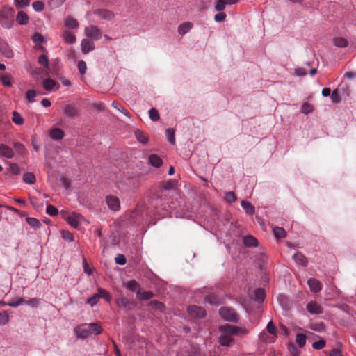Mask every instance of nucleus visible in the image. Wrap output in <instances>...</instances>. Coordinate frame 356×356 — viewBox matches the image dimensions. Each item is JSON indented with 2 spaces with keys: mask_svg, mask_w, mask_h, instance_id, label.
<instances>
[{
  "mask_svg": "<svg viewBox=\"0 0 356 356\" xmlns=\"http://www.w3.org/2000/svg\"><path fill=\"white\" fill-rule=\"evenodd\" d=\"M116 304L120 307L128 308L130 301L127 298L121 297L116 300Z\"/></svg>",
  "mask_w": 356,
  "mask_h": 356,
  "instance_id": "c9c22d12",
  "label": "nucleus"
},
{
  "mask_svg": "<svg viewBox=\"0 0 356 356\" xmlns=\"http://www.w3.org/2000/svg\"><path fill=\"white\" fill-rule=\"evenodd\" d=\"M331 99L334 103H339L341 101V97L339 95L338 90H334L331 94Z\"/></svg>",
  "mask_w": 356,
  "mask_h": 356,
  "instance_id": "338daca9",
  "label": "nucleus"
},
{
  "mask_svg": "<svg viewBox=\"0 0 356 356\" xmlns=\"http://www.w3.org/2000/svg\"><path fill=\"white\" fill-rule=\"evenodd\" d=\"M266 297L265 291L261 288H259L254 291V299L258 302H262Z\"/></svg>",
  "mask_w": 356,
  "mask_h": 356,
  "instance_id": "c85d7f7f",
  "label": "nucleus"
},
{
  "mask_svg": "<svg viewBox=\"0 0 356 356\" xmlns=\"http://www.w3.org/2000/svg\"><path fill=\"white\" fill-rule=\"evenodd\" d=\"M149 305L154 309L162 310L164 308V305L157 300H152Z\"/></svg>",
  "mask_w": 356,
  "mask_h": 356,
  "instance_id": "864d4df0",
  "label": "nucleus"
},
{
  "mask_svg": "<svg viewBox=\"0 0 356 356\" xmlns=\"http://www.w3.org/2000/svg\"><path fill=\"white\" fill-rule=\"evenodd\" d=\"M307 310L312 314H321L323 312V307L315 301L307 303Z\"/></svg>",
  "mask_w": 356,
  "mask_h": 356,
  "instance_id": "9d476101",
  "label": "nucleus"
},
{
  "mask_svg": "<svg viewBox=\"0 0 356 356\" xmlns=\"http://www.w3.org/2000/svg\"><path fill=\"white\" fill-rule=\"evenodd\" d=\"M226 18V14L223 12H220L219 13L216 14L214 17V19L217 22H221L224 21Z\"/></svg>",
  "mask_w": 356,
  "mask_h": 356,
  "instance_id": "774afa93",
  "label": "nucleus"
},
{
  "mask_svg": "<svg viewBox=\"0 0 356 356\" xmlns=\"http://www.w3.org/2000/svg\"><path fill=\"white\" fill-rule=\"evenodd\" d=\"M221 332L219 337V343L223 346H229L232 342V335H245L248 333V330L243 327H239L235 325L226 324L219 327Z\"/></svg>",
  "mask_w": 356,
  "mask_h": 356,
  "instance_id": "f257e3e1",
  "label": "nucleus"
},
{
  "mask_svg": "<svg viewBox=\"0 0 356 356\" xmlns=\"http://www.w3.org/2000/svg\"><path fill=\"white\" fill-rule=\"evenodd\" d=\"M37 95V92L34 90H29L26 92V98L30 103L35 102V97Z\"/></svg>",
  "mask_w": 356,
  "mask_h": 356,
  "instance_id": "5fc2aeb1",
  "label": "nucleus"
},
{
  "mask_svg": "<svg viewBox=\"0 0 356 356\" xmlns=\"http://www.w3.org/2000/svg\"><path fill=\"white\" fill-rule=\"evenodd\" d=\"M23 181L25 183L33 184L35 182V177L31 172H26L23 176Z\"/></svg>",
  "mask_w": 356,
  "mask_h": 356,
  "instance_id": "e433bc0d",
  "label": "nucleus"
},
{
  "mask_svg": "<svg viewBox=\"0 0 356 356\" xmlns=\"http://www.w3.org/2000/svg\"><path fill=\"white\" fill-rule=\"evenodd\" d=\"M78 69H79V72L82 75H83L86 73V69H87V66H86V62H84L83 60H80L78 63Z\"/></svg>",
  "mask_w": 356,
  "mask_h": 356,
  "instance_id": "0e129e2a",
  "label": "nucleus"
},
{
  "mask_svg": "<svg viewBox=\"0 0 356 356\" xmlns=\"http://www.w3.org/2000/svg\"><path fill=\"white\" fill-rule=\"evenodd\" d=\"M149 118L152 121H154V122L158 121L160 118L159 111H157V109H156L154 108H152L149 111Z\"/></svg>",
  "mask_w": 356,
  "mask_h": 356,
  "instance_id": "79ce46f5",
  "label": "nucleus"
},
{
  "mask_svg": "<svg viewBox=\"0 0 356 356\" xmlns=\"http://www.w3.org/2000/svg\"><path fill=\"white\" fill-rule=\"evenodd\" d=\"M43 88L48 92L56 90L58 86H56V83L51 79H47L42 81Z\"/></svg>",
  "mask_w": 356,
  "mask_h": 356,
  "instance_id": "f3484780",
  "label": "nucleus"
},
{
  "mask_svg": "<svg viewBox=\"0 0 356 356\" xmlns=\"http://www.w3.org/2000/svg\"><path fill=\"white\" fill-rule=\"evenodd\" d=\"M112 106L113 108H115L116 110H118V111L124 114V115H126L129 118L130 117V113H129V111L120 103H118L117 102H113L112 103Z\"/></svg>",
  "mask_w": 356,
  "mask_h": 356,
  "instance_id": "2f4dec72",
  "label": "nucleus"
},
{
  "mask_svg": "<svg viewBox=\"0 0 356 356\" xmlns=\"http://www.w3.org/2000/svg\"><path fill=\"white\" fill-rule=\"evenodd\" d=\"M293 259L295 262L302 266H306L307 264V258L300 252H297L293 256Z\"/></svg>",
  "mask_w": 356,
  "mask_h": 356,
  "instance_id": "aec40b11",
  "label": "nucleus"
},
{
  "mask_svg": "<svg viewBox=\"0 0 356 356\" xmlns=\"http://www.w3.org/2000/svg\"><path fill=\"white\" fill-rule=\"evenodd\" d=\"M243 243L247 247H256L258 245V241L252 236H246L243 237Z\"/></svg>",
  "mask_w": 356,
  "mask_h": 356,
  "instance_id": "b1692460",
  "label": "nucleus"
},
{
  "mask_svg": "<svg viewBox=\"0 0 356 356\" xmlns=\"http://www.w3.org/2000/svg\"><path fill=\"white\" fill-rule=\"evenodd\" d=\"M205 301L211 305H218L220 303V298L215 294H209L205 297Z\"/></svg>",
  "mask_w": 356,
  "mask_h": 356,
  "instance_id": "c756f323",
  "label": "nucleus"
},
{
  "mask_svg": "<svg viewBox=\"0 0 356 356\" xmlns=\"http://www.w3.org/2000/svg\"><path fill=\"white\" fill-rule=\"evenodd\" d=\"M87 327H88V330L89 331L90 334H94L95 335H97L99 334L102 331L100 325L98 323H88L87 325Z\"/></svg>",
  "mask_w": 356,
  "mask_h": 356,
  "instance_id": "5701e85b",
  "label": "nucleus"
},
{
  "mask_svg": "<svg viewBox=\"0 0 356 356\" xmlns=\"http://www.w3.org/2000/svg\"><path fill=\"white\" fill-rule=\"evenodd\" d=\"M0 53L8 58L13 56V52L12 49L6 42L1 40H0Z\"/></svg>",
  "mask_w": 356,
  "mask_h": 356,
  "instance_id": "f8f14e48",
  "label": "nucleus"
},
{
  "mask_svg": "<svg viewBox=\"0 0 356 356\" xmlns=\"http://www.w3.org/2000/svg\"><path fill=\"white\" fill-rule=\"evenodd\" d=\"M12 121L17 125H22L24 124V119L17 111L13 112Z\"/></svg>",
  "mask_w": 356,
  "mask_h": 356,
  "instance_id": "72a5a7b5",
  "label": "nucleus"
},
{
  "mask_svg": "<svg viewBox=\"0 0 356 356\" xmlns=\"http://www.w3.org/2000/svg\"><path fill=\"white\" fill-rule=\"evenodd\" d=\"M32 40L35 43H42L44 42V38L43 35H42L40 33H35L33 37H32Z\"/></svg>",
  "mask_w": 356,
  "mask_h": 356,
  "instance_id": "e2e57ef3",
  "label": "nucleus"
},
{
  "mask_svg": "<svg viewBox=\"0 0 356 356\" xmlns=\"http://www.w3.org/2000/svg\"><path fill=\"white\" fill-rule=\"evenodd\" d=\"M9 170L13 175H18L20 172L19 168L16 163H10Z\"/></svg>",
  "mask_w": 356,
  "mask_h": 356,
  "instance_id": "69168bd1",
  "label": "nucleus"
},
{
  "mask_svg": "<svg viewBox=\"0 0 356 356\" xmlns=\"http://www.w3.org/2000/svg\"><path fill=\"white\" fill-rule=\"evenodd\" d=\"M166 136L168 138V141L171 144H175V131L173 129L169 128L165 131Z\"/></svg>",
  "mask_w": 356,
  "mask_h": 356,
  "instance_id": "c03bdc74",
  "label": "nucleus"
},
{
  "mask_svg": "<svg viewBox=\"0 0 356 356\" xmlns=\"http://www.w3.org/2000/svg\"><path fill=\"white\" fill-rule=\"evenodd\" d=\"M14 13L13 8L4 6L0 10V23L5 29H11L14 24Z\"/></svg>",
  "mask_w": 356,
  "mask_h": 356,
  "instance_id": "f03ea898",
  "label": "nucleus"
},
{
  "mask_svg": "<svg viewBox=\"0 0 356 356\" xmlns=\"http://www.w3.org/2000/svg\"><path fill=\"white\" fill-rule=\"evenodd\" d=\"M46 212L51 216H56L58 213V209L51 204L47 205Z\"/></svg>",
  "mask_w": 356,
  "mask_h": 356,
  "instance_id": "3c124183",
  "label": "nucleus"
},
{
  "mask_svg": "<svg viewBox=\"0 0 356 356\" xmlns=\"http://www.w3.org/2000/svg\"><path fill=\"white\" fill-rule=\"evenodd\" d=\"M9 321V316L6 311L0 313V325H6Z\"/></svg>",
  "mask_w": 356,
  "mask_h": 356,
  "instance_id": "603ef678",
  "label": "nucleus"
},
{
  "mask_svg": "<svg viewBox=\"0 0 356 356\" xmlns=\"http://www.w3.org/2000/svg\"><path fill=\"white\" fill-rule=\"evenodd\" d=\"M189 314L195 318H204L206 316V311L201 307L191 305L188 307Z\"/></svg>",
  "mask_w": 356,
  "mask_h": 356,
  "instance_id": "423d86ee",
  "label": "nucleus"
},
{
  "mask_svg": "<svg viewBox=\"0 0 356 356\" xmlns=\"http://www.w3.org/2000/svg\"><path fill=\"white\" fill-rule=\"evenodd\" d=\"M94 14L104 20H111L115 16L113 12L107 9H96Z\"/></svg>",
  "mask_w": 356,
  "mask_h": 356,
  "instance_id": "1a4fd4ad",
  "label": "nucleus"
},
{
  "mask_svg": "<svg viewBox=\"0 0 356 356\" xmlns=\"http://www.w3.org/2000/svg\"><path fill=\"white\" fill-rule=\"evenodd\" d=\"M238 1V0H217L215 5V8L217 11L220 12L222 11L226 5H230L235 3Z\"/></svg>",
  "mask_w": 356,
  "mask_h": 356,
  "instance_id": "dca6fc26",
  "label": "nucleus"
},
{
  "mask_svg": "<svg viewBox=\"0 0 356 356\" xmlns=\"http://www.w3.org/2000/svg\"><path fill=\"white\" fill-rule=\"evenodd\" d=\"M65 218L68 224L73 227H77L81 223V221L83 220V217L81 214L74 212Z\"/></svg>",
  "mask_w": 356,
  "mask_h": 356,
  "instance_id": "6e6552de",
  "label": "nucleus"
},
{
  "mask_svg": "<svg viewBox=\"0 0 356 356\" xmlns=\"http://www.w3.org/2000/svg\"><path fill=\"white\" fill-rule=\"evenodd\" d=\"M25 300L22 298H18L16 299L11 300L7 303V305L13 307H16L22 303H24Z\"/></svg>",
  "mask_w": 356,
  "mask_h": 356,
  "instance_id": "a18cd8bd",
  "label": "nucleus"
},
{
  "mask_svg": "<svg viewBox=\"0 0 356 356\" xmlns=\"http://www.w3.org/2000/svg\"><path fill=\"white\" fill-rule=\"evenodd\" d=\"M136 297L140 300H147L154 297V293L152 291L141 292L140 290L137 291Z\"/></svg>",
  "mask_w": 356,
  "mask_h": 356,
  "instance_id": "a878e982",
  "label": "nucleus"
},
{
  "mask_svg": "<svg viewBox=\"0 0 356 356\" xmlns=\"http://www.w3.org/2000/svg\"><path fill=\"white\" fill-rule=\"evenodd\" d=\"M27 223L33 227H38L41 225L40 222L34 218L29 217L26 218Z\"/></svg>",
  "mask_w": 356,
  "mask_h": 356,
  "instance_id": "8fccbe9b",
  "label": "nucleus"
},
{
  "mask_svg": "<svg viewBox=\"0 0 356 356\" xmlns=\"http://www.w3.org/2000/svg\"><path fill=\"white\" fill-rule=\"evenodd\" d=\"M149 163L154 167L159 168L163 164V161L158 155L151 154L149 156Z\"/></svg>",
  "mask_w": 356,
  "mask_h": 356,
  "instance_id": "6ab92c4d",
  "label": "nucleus"
},
{
  "mask_svg": "<svg viewBox=\"0 0 356 356\" xmlns=\"http://www.w3.org/2000/svg\"><path fill=\"white\" fill-rule=\"evenodd\" d=\"M106 203L108 208L113 211H117L120 209V202L118 197L113 195H108L105 198Z\"/></svg>",
  "mask_w": 356,
  "mask_h": 356,
  "instance_id": "39448f33",
  "label": "nucleus"
},
{
  "mask_svg": "<svg viewBox=\"0 0 356 356\" xmlns=\"http://www.w3.org/2000/svg\"><path fill=\"white\" fill-rule=\"evenodd\" d=\"M126 287L127 289L136 293L140 289V284L134 280L128 281Z\"/></svg>",
  "mask_w": 356,
  "mask_h": 356,
  "instance_id": "cd10ccee",
  "label": "nucleus"
},
{
  "mask_svg": "<svg viewBox=\"0 0 356 356\" xmlns=\"http://www.w3.org/2000/svg\"><path fill=\"white\" fill-rule=\"evenodd\" d=\"M29 17L26 13L24 11H19L16 16V21L20 25H25L28 24Z\"/></svg>",
  "mask_w": 356,
  "mask_h": 356,
  "instance_id": "a211bd4d",
  "label": "nucleus"
},
{
  "mask_svg": "<svg viewBox=\"0 0 356 356\" xmlns=\"http://www.w3.org/2000/svg\"><path fill=\"white\" fill-rule=\"evenodd\" d=\"M193 27V24L191 22H184L183 24H181L178 26V33L183 35L186 33H187Z\"/></svg>",
  "mask_w": 356,
  "mask_h": 356,
  "instance_id": "393cba45",
  "label": "nucleus"
},
{
  "mask_svg": "<svg viewBox=\"0 0 356 356\" xmlns=\"http://www.w3.org/2000/svg\"><path fill=\"white\" fill-rule=\"evenodd\" d=\"M61 236H62V238L65 240V241H67L69 242H72L74 241V236L73 234L69 232V231H67V230H63L61 231Z\"/></svg>",
  "mask_w": 356,
  "mask_h": 356,
  "instance_id": "49530a36",
  "label": "nucleus"
},
{
  "mask_svg": "<svg viewBox=\"0 0 356 356\" xmlns=\"http://www.w3.org/2000/svg\"><path fill=\"white\" fill-rule=\"evenodd\" d=\"M2 84L5 86H11L12 83L10 81V77L8 75H1L0 76Z\"/></svg>",
  "mask_w": 356,
  "mask_h": 356,
  "instance_id": "bf43d9fd",
  "label": "nucleus"
},
{
  "mask_svg": "<svg viewBox=\"0 0 356 356\" xmlns=\"http://www.w3.org/2000/svg\"><path fill=\"white\" fill-rule=\"evenodd\" d=\"M84 32L88 38H90L94 40H98L102 36L101 30L95 25H90L86 26L85 28Z\"/></svg>",
  "mask_w": 356,
  "mask_h": 356,
  "instance_id": "20e7f679",
  "label": "nucleus"
},
{
  "mask_svg": "<svg viewBox=\"0 0 356 356\" xmlns=\"http://www.w3.org/2000/svg\"><path fill=\"white\" fill-rule=\"evenodd\" d=\"M225 200L229 203L234 202L236 200V196L234 192L229 191L225 193Z\"/></svg>",
  "mask_w": 356,
  "mask_h": 356,
  "instance_id": "de8ad7c7",
  "label": "nucleus"
},
{
  "mask_svg": "<svg viewBox=\"0 0 356 356\" xmlns=\"http://www.w3.org/2000/svg\"><path fill=\"white\" fill-rule=\"evenodd\" d=\"M62 108L63 114L67 117L74 118L79 114V109L74 104H65Z\"/></svg>",
  "mask_w": 356,
  "mask_h": 356,
  "instance_id": "0eeeda50",
  "label": "nucleus"
},
{
  "mask_svg": "<svg viewBox=\"0 0 356 356\" xmlns=\"http://www.w3.org/2000/svg\"><path fill=\"white\" fill-rule=\"evenodd\" d=\"M97 296H99V299L102 298L106 300L107 302H110V300H111V296L110 295V293L105 289L101 288L98 289Z\"/></svg>",
  "mask_w": 356,
  "mask_h": 356,
  "instance_id": "473e14b6",
  "label": "nucleus"
},
{
  "mask_svg": "<svg viewBox=\"0 0 356 356\" xmlns=\"http://www.w3.org/2000/svg\"><path fill=\"white\" fill-rule=\"evenodd\" d=\"M38 63L43 65L44 67H47L49 66V60L46 55L42 54L38 58Z\"/></svg>",
  "mask_w": 356,
  "mask_h": 356,
  "instance_id": "052dcab7",
  "label": "nucleus"
},
{
  "mask_svg": "<svg viewBox=\"0 0 356 356\" xmlns=\"http://www.w3.org/2000/svg\"><path fill=\"white\" fill-rule=\"evenodd\" d=\"M49 135L54 140H60L64 136V132L59 128H54L50 131Z\"/></svg>",
  "mask_w": 356,
  "mask_h": 356,
  "instance_id": "4be33fe9",
  "label": "nucleus"
},
{
  "mask_svg": "<svg viewBox=\"0 0 356 356\" xmlns=\"http://www.w3.org/2000/svg\"><path fill=\"white\" fill-rule=\"evenodd\" d=\"M306 335H305L304 334H298L296 335V341L300 348H302L305 346L306 343Z\"/></svg>",
  "mask_w": 356,
  "mask_h": 356,
  "instance_id": "58836bf2",
  "label": "nucleus"
},
{
  "mask_svg": "<svg viewBox=\"0 0 356 356\" xmlns=\"http://www.w3.org/2000/svg\"><path fill=\"white\" fill-rule=\"evenodd\" d=\"M176 184V181L173 179H170L163 184V188L165 190H170L174 188Z\"/></svg>",
  "mask_w": 356,
  "mask_h": 356,
  "instance_id": "680f3d73",
  "label": "nucleus"
},
{
  "mask_svg": "<svg viewBox=\"0 0 356 356\" xmlns=\"http://www.w3.org/2000/svg\"><path fill=\"white\" fill-rule=\"evenodd\" d=\"M312 106L307 102L302 104L301 106V111L305 114H309L312 112Z\"/></svg>",
  "mask_w": 356,
  "mask_h": 356,
  "instance_id": "4d7b16f0",
  "label": "nucleus"
},
{
  "mask_svg": "<svg viewBox=\"0 0 356 356\" xmlns=\"http://www.w3.org/2000/svg\"><path fill=\"white\" fill-rule=\"evenodd\" d=\"M219 314L223 319L228 321L236 323L239 319L236 312L230 307H221L219 309Z\"/></svg>",
  "mask_w": 356,
  "mask_h": 356,
  "instance_id": "7ed1b4c3",
  "label": "nucleus"
},
{
  "mask_svg": "<svg viewBox=\"0 0 356 356\" xmlns=\"http://www.w3.org/2000/svg\"><path fill=\"white\" fill-rule=\"evenodd\" d=\"M334 44L338 47H346L348 45V42L343 38H335L334 39Z\"/></svg>",
  "mask_w": 356,
  "mask_h": 356,
  "instance_id": "f704fd0d",
  "label": "nucleus"
},
{
  "mask_svg": "<svg viewBox=\"0 0 356 356\" xmlns=\"http://www.w3.org/2000/svg\"><path fill=\"white\" fill-rule=\"evenodd\" d=\"M0 155L7 159H11L15 153L11 147L5 144H0Z\"/></svg>",
  "mask_w": 356,
  "mask_h": 356,
  "instance_id": "9b49d317",
  "label": "nucleus"
},
{
  "mask_svg": "<svg viewBox=\"0 0 356 356\" xmlns=\"http://www.w3.org/2000/svg\"><path fill=\"white\" fill-rule=\"evenodd\" d=\"M32 6L36 11H42L44 8V4L40 1H36L33 3Z\"/></svg>",
  "mask_w": 356,
  "mask_h": 356,
  "instance_id": "13d9d810",
  "label": "nucleus"
},
{
  "mask_svg": "<svg viewBox=\"0 0 356 356\" xmlns=\"http://www.w3.org/2000/svg\"><path fill=\"white\" fill-rule=\"evenodd\" d=\"M273 234L277 238H282L286 236V232L282 227H275L273 228Z\"/></svg>",
  "mask_w": 356,
  "mask_h": 356,
  "instance_id": "4c0bfd02",
  "label": "nucleus"
},
{
  "mask_svg": "<svg viewBox=\"0 0 356 356\" xmlns=\"http://www.w3.org/2000/svg\"><path fill=\"white\" fill-rule=\"evenodd\" d=\"M81 51L82 52L86 54L88 52L92 51L95 49V44L92 41L88 39H83L81 41Z\"/></svg>",
  "mask_w": 356,
  "mask_h": 356,
  "instance_id": "4468645a",
  "label": "nucleus"
},
{
  "mask_svg": "<svg viewBox=\"0 0 356 356\" xmlns=\"http://www.w3.org/2000/svg\"><path fill=\"white\" fill-rule=\"evenodd\" d=\"M307 283L309 286L311 291L313 292H315V293L318 292L322 289L321 282L315 278L309 279L307 281Z\"/></svg>",
  "mask_w": 356,
  "mask_h": 356,
  "instance_id": "2eb2a0df",
  "label": "nucleus"
},
{
  "mask_svg": "<svg viewBox=\"0 0 356 356\" xmlns=\"http://www.w3.org/2000/svg\"><path fill=\"white\" fill-rule=\"evenodd\" d=\"M241 204L246 213L249 215H252L254 213V207L249 201L242 200L241 202Z\"/></svg>",
  "mask_w": 356,
  "mask_h": 356,
  "instance_id": "412c9836",
  "label": "nucleus"
},
{
  "mask_svg": "<svg viewBox=\"0 0 356 356\" xmlns=\"http://www.w3.org/2000/svg\"><path fill=\"white\" fill-rule=\"evenodd\" d=\"M134 134H135L136 138L140 143H141L143 144H146L148 142V138H147V135L143 131H142L139 129H136L134 131Z\"/></svg>",
  "mask_w": 356,
  "mask_h": 356,
  "instance_id": "bb28decb",
  "label": "nucleus"
},
{
  "mask_svg": "<svg viewBox=\"0 0 356 356\" xmlns=\"http://www.w3.org/2000/svg\"><path fill=\"white\" fill-rule=\"evenodd\" d=\"M65 26L70 29H75L78 26V22L73 18H67L65 23Z\"/></svg>",
  "mask_w": 356,
  "mask_h": 356,
  "instance_id": "37998d69",
  "label": "nucleus"
},
{
  "mask_svg": "<svg viewBox=\"0 0 356 356\" xmlns=\"http://www.w3.org/2000/svg\"><path fill=\"white\" fill-rule=\"evenodd\" d=\"M13 147L16 152L20 154H24L26 152L25 146L19 142H15L13 143Z\"/></svg>",
  "mask_w": 356,
  "mask_h": 356,
  "instance_id": "a19ab883",
  "label": "nucleus"
},
{
  "mask_svg": "<svg viewBox=\"0 0 356 356\" xmlns=\"http://www.w3.org/2000/svg\"><path fill=\"white\" fill-rule=\"evenodd\" d=\"M309 327L314 330V331H317V332H321L323 330H324L325 329V325L323 322H320V323H312L310 325H309Z\"/></svg>",
  "mask_w": 356,
  "mask_h": 356,
  "instance_id": "ea45409f",
  "label": "nucleus"
},
{
  "mask_svg": "<svg viewBox=\"0 0 356 356\" xmlns=\"http://www.w3.org/2000/svg\"><path fill=\"white\" fill-rule=\"evenodd\" d=\"M87 323L83 324L76 327L74 329V332L78 337L85 339L90 334L89 331L88 330V327H87Z\"/></svg>",
  "mask_w": 356,
  "mask_h": 356,
  "instance_id": "ddd939ff",
  "label": "nucleus"
},
{
  "mask_svg": "<svg viewBox=\"0 0 356 356\" xmlns=\"http://www.w3.org/2000/svg\"><path fill=\"white\" fill-rule=\"evenodd\" d=\"M325 341L321 339L318 341H315L312 344V348L316 350H321L325 346Z\"/></svg>",
  "mask_w": 356,
  "mask_h": 356,
  "instance_id": "6e6d98bb",
  "label": "nucleus"
},
{
  "mask_svg": "<svg viewBox=\"0 0 356 356\" xmlns=\"http://www.w3.org/2000/svg\"><path fill=\"white\" fill-rule=\"evenodd\" d=\"M63 38L64 40L69 44H72L76 40L75 35L70 31H65L63 33Z\"/></svg>",
  "mask_w": 356,
  "mask_h": 356,
  "instance_id": "7c9ffc66",
  "label": "nucleus"
},
{
  "mask_svg": "<svg viewBox=\"0 0 356 356\" xmlns=\"http://www.w3.org/2000/svg\"><path fill=\"white\" fill-rule=\"evenodd\" d=\"M29 0H15V5L17 9H22L29 4Z\"/></svg>",
  "mask_w": 356,
  "mask_h": 356,
  "instance_id": "09e8293b",
  "label": "nucleus"
}]
</instances>
